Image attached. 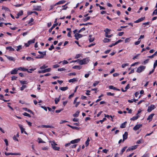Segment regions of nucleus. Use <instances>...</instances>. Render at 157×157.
<instances>
[{"label": "nucleus", "instance_id": "37", "mask_svg": "<svg viewBox=\"0 0 157 157\" xmlns=\"http://www.w3.org/2000/svg\"><path fill=\"white\" fill-rule=\"evenodd\" d=\"M127 147H124L122 149L121 152V155L122 154L123 152L125 151Z\"/></svg>", "mask_w": 157, "mask_h": 157}, {"label": "nucleus", "instance_id": "20", "mask_svg": "<svg viewBox=\"0 0 157 157\" xmlns=\"http://www.w3.org/2000/svg\"><path fill=\"white\" fill-rule=\"evenodd\" d=\"M139 116L136 115V116L133 117H132L131 118V120H133V121L137 119L139 117Z\"/></svg>", "mask_w": 157, "mask_h": 157}, {"label": "nucleus", "instance_id": "2", "mask_svg": "<svg viewBox=\"0 0 157 157\" xmlns=\"http://www.w3.org/2000/svg\"><path fill=\"white\" fill-rule=\"evenodd\" d=\"M89 61L90 60L88 58H86L82 60L79 59V64L81 65L86 64L89 62Z\"/></svg>", "mask_w": 157, "mask_h": 157}, {"label": "nucleus", "instance_id": "47", "mask_svg": "<svg viewBox=\"0 0 157 157\" xmlns=\"http://www.w3.org/2000/svg\"><path fill=\"white\" fill-rule=\"evenodd\" d=\"M23 14V11L21 10L17 14V15L20 16L22 15Z\"/></svg>", "mask_w": 157, "mask_h": 157}, {"label": "nucleus", "instance_id": "39", "mask_svg": "<svg viewBox=\"0 0 157 157\" xmlns=\"http://www.w3.org/2000/svg\"><path fill=\"white\" fill-rule=\"evenodd\" d=\"M20 82L21 83V84H27L28 83L27 82L25 81L20 80Z\"/></svg>", "mask_w": 157, "mask_h": 157}, {"label": "nucleus", "instance_id": "48", "mask_svg": "<svg viewBox=\"0 0 157 157\" xmlns=\"http://www.w3.org/2000/svg\"><path fill=\"white\" fill-rule=\"evenodd\" d=\"M109 89H113V90H115L116 88V87H114L113 86H109Z\"/></svg>", "mask_w": 157, "mask_h": 157}, {"label": "nucleus", "instance_id": "12", "mask_svg": "<svg viewBox=\"0 0 157 157\" xmlns=\"http://www.w3.org/2000/svg\"><path fill=\"white\" fill-rule=\"evenodd\" d=\"M18 70L17 68H15L10 71L11 74H15L17 73Z\"/></svg>", "mask_w": 157, "mask_h": 157}, {"label": "nucleus", "instance_id": "16", "mask_svg": "<svg viewBox=\"0 0 157 157\" xmlns=\"http://www.w3.org/2000/svg\"><path fill=\"white\" fill-rule=\"evenodd\" d=\"M60 99V96H59L58 98H56L55 99V103L56 104H57L58 102L59 101Z\"/></svg>", "mask_w": 157, "mask_h": 157}, {"label": "nucleus", "instance_id": "8", "mask_svg": "<svg viewBox=\"0 0 157 157\" xmlns=\"http://www.w3.org/2000/svg\"><path fill=\"white\" fill-rule=\"evenodd\" d=\"M18 126L21 129V132L22 133L24 132L25 134H27V132L25 131V128H23L22 125L19 124H18Z\"/></svg>", "mask_w": 157, "mask_h": 157}, {"label": "nucleus", "instance_id": "22", "mask_svg": "<svg viewBox=\"0 0 157 157\" xmlns=\"http://www.w3.org/2000/svg\"><path fill=\"white\" fill-rule=\"evenodd\" d=\"M17 68L18 70L22 71H27L28 70L27 69H25L22 67H20Z\"/></svg>", "mask_w": 157, "mask_h": 157}, {"label": "nucleus", "instance_id": "43", "mask_svg": "<svg viewBox=\"0 0 157 157\" xmlns=\"http://www.w3.org/2000/svg\"><path fill=\"white\" fill-rule=\"evenodd\" d=\"M90 17H87L84 18L83 20L84 21H86L89 20L90 19Z\"/></svg>", "mask_w": 157, "mask_h": 157}, {"label": "nucleus", "instance_id": "58", "mask_svg": "<svg viewBox=\"0 0 157 157\" xmlns=\"http://www.w3.org/2000/svg\"><path fill=\"white\" fill-rule=\"evenodd\" d=\"M76 75V74L75 72H73V73H69L68 74V75L69 76H71V75Z\"/></svg>", "mask_w": 157, "mask_h": 157}, {"label": "nucleus", "instance_id": "15", "mask_svg": "<svg viewBox=\"0 0 157 157\" xmlns=\"http://www.w3.org/2000/svg\"><path fill=\"white\" fill-rule=\"evenodd\" d=\"M58 25V23H56L54 24L53 25L52 27L50 29H49V31H48L49 32V33H51L52 32L53 29L56 26H57Z\"/></svg>", "mask_w": 157, "mask_h": 157}, {"label": "nucleus", "instance_id": "49", "mask_svg": "<svg viewBox=\"0 0 157 157\" xmlns=\"http://www.w3.org/2000/svg\"><path fill=\"white\" fill-rule=\"evenodd\" d=\"M157 66V60H156L155 61V62L154 63V66H153V68L154 69H155V68Z\"/></svg>", "mask_w": 157, "mask_h": 157}, {"label": "nucleus", "instance_id": "61", "mask_svg": "<svg viewBox=\"0 0 157 157\" xmlns=\"http://www.w3.org/2000/svg\"><path fill=\"white\" fill-rule=\"evenodd\" d=\"M22 48V46L21 45H19L17 47V51H18Z\"/></svg>", "mask_w": 157, "mask_h": 157}, {"label": "nucleus", "instance_id": "19", "mask_svg": "<svg viewBox=\"0 0 157 157\" xmlns=\"http://www.w3.org/2000/svg\"><path fill=\"white\" fill-rule=\"evenodd\" d=\"M65 2V1L64 0H61L60 1L57 3H56L55 4L56 5H60V4H62L63 3H64Z\"/></svg>", "mask_w": 157, "mask_h": 157}, {"label": "nucleus", "instance_id": "50", "mask_svg": "<svg viewBox=\"0 0 157 157\" xmlns=\"http://www.w3.org/2000/svg\"><path fill=\"white\" fill-rule=\"evenodd\" d=\"M157 14V9H155L152 13V15H156Z\"/></svg>", "mask_w": 157, "mask_h": 157}, {"label": "nucleus", "instance_id": "34", "mask_svg": "<svg viewBox=\"0 0 157 157\" xmlns=\"http://www.w3.org/2000/svg\"><path fill=\"white\" fill-rule=\"evenodd\" d=\"M126 122H125L122 124L120 126V128H124L126 126Z\"/></svg>", "mask_w": 157, "mask_h": 157}, {"label": "nucleus", "instance_id": "64", "mask_svg": "<svg viewBox=\"0 0 157 157\" xmlns=\"http://www.w3.org/2000/svg\"><path fill=\"white\" fill-rule=\"evenodd\" d=\"M141 157H149L148 154H146L144 155Z\"/></svg>", "mask_w": 157, "mask_h": 157}, {"label": "nucleus", "instance_id": "11", "mask_svg": "<svg viewBox=\"0 0 157 157\" xmlns=\"http://www.w3.org/2000/svg\"><path fill=\"white\" fill-rule=\"evenodd\" d=\"M154 115V113L151 114L148 116V117L147 118V120L149 121V122L151 121L152 119L153 118Z\"/></svg>", "mask_w": 157, "mask_h": 157}, {"label": "nucleus", "instance_id": "7", "mask_svg": "<svg viewBox=\"0 0 157 157\" xmlns=\"http://www.w3.org/2000/svg\"><path fill=\"white\" fill-rule=\"evenodd\" d=\"M142 126V124H137L134 127L133 129L135 131H136L139 129Z\"/></svg>", "mask_w": 157, "mask_h": 157}, {"label": "nucleus", "instance_id": "35", "mask_svg": "<svg viewBox=\"0 0 157 157\" xmlns=\"http://www.w3.org/2000/svg\"><path fill=\"white\" fill-rule=\"evenodd\" d=\"M48 67V66H46L45 65H44L43 66L40 67V69L42 70V69H44L46 68L47 67Z\"/></svg>", "mask_w": 157, "mask_h": 157}, {"label": "nucleus", "instance_id": "60", "mask_svg": "<svg viewBox=\"0 0 157 157\" xmlns=\"http://www.w3.org/2000/svg\"><path fill=\"white\" fill-rule=\"evenodd\" d=\"M38 140H39V143H44V142L41 138H38Z\"/></svg>", "mask_w": 157, "mask_h": 157}, {"label": "nucleus", "instance_id": "9", "mask_svg": "<svg viewBox=\"0 0 157 157\" xmlns=\"http://www.w3.org/2000/svg\"><path fill=\"white\" fill-rule=\"evenodd\" d=\"M78 33H79L75 34L74 35L75 39L77 40H78L79 38H81L82 36V35L79 34Z\"/></svg>", "mask_w": 157, "mask_h": 157}, {"label": "nucleus", "instance_id": "59", "mask_svg": "<svg viewBox=\"0 0 157 157\" xmlns=\"http://www.w3.org/2000/svg\"><path fill=\"white\" fill-rule=\"evenodd\" d=\"M17 78V77L14 76H12L11 77V80H16Z\"/></svg>", "mask_w": 157, "mask_h": 157}, {"label": "nucleus", "instance_id": "46", "mask_svg": "<svg viewBox=\"0 0 157 157\" xmlns=\"http://www.w3.org/2000/svg\"><path fill=\"white\" fill-rule=\"evenodd\" d=\"M128 65V63H124L122 64L121 67L122 68H124L125 67Z\"/></svg>", "mask_w": 157, "mask_h": 157}, {"label": "nucleus", "instance_id": "62", "mask_svg": "<svg viewBox=\"0 0 157 157\" xmlns=\"http://www.w3.org/2000/svg\"><path fill=\"white\" fill-rule=\"evenodd\" d=\"M107 94L108 95H109V96H113L114 95V94L112 93L111 92H107Z\"/></svg>", "mask_w": 157, "mask_h": 157}, {"label": "nucleus", "instance_id": "54", "mask_svg": "<svg viewBox=\"0 0 157 157\" xmlns=\"http://www.w3.org/2000/svg\"><path fill=\"white\" fill-rule=\"evenodd\" d=\"M112 36V34L111 35H109L108 34L105 33V36L106 37L110 38Z\"/></svg>", "mask_w": 157, "mask_h": 157}, {"label": "nucleus", "instance_id": "3", "mask_svg": "<svg viewBox=\"0 0 157 157\" xmlns=\"http://www.w3.org/2000/svg\"><path fill=\"white\" fill-rule=\"evenodd\" d=\"M146 68L145 66L140 65L137 69L136 72L138 73H140L144 71Z\"/></svg>", "mask_w": 157, "mask_h": 157}, {"label": "nucleus", "instance_id": "44", "mask_svg": "<svg viewBox=\"0 0 157 157\" xmlns=\"http://www.w3.org/2000/svg\"><path fill=\"white\" fill-rule=\"evenodd\" d=\"M99 82V81H95L94 82V83L93 84V86L94 87L95 86H97L98 84V83Z\"/></svg>", "mask_w": 157, "mask_h": 157}, {"label": "nucleus", "instance_id": "26", "mask_svg": "<svg viewBox=\"0 0 157 157\" xmlns=\"http://www.w3.org/2000/svg\"><path fill=\"white\" fill-rule=\"evenodd\" d=\"M35 39H34L33 40H29L28 41V44H31L34 43L35 42Z\"/></svg>", "mask_w": 157, "mask_h": 157}, {"label": "nucleus", "instance_id": "13", "mask_svg": "<svg viewBox=\"0 0 157 157\" xmlns=\"http://www.w3.org/2000/svg\"><path fill=\"white\" fill-rule=\"evenodd\" d=\"M80 140V139H77L71 141V143L74 144L78 142Z\"/></svg>", "mask_w": 157, "mask_h": 157}, {"label": "nucleus", "instance_id": "31", "mask_svg": "<svg viewBox=\"0 0 157 157\" xmlns=\"http://www.w3.org/2000/svg\"><path fill=\"white\" fill-rule=\"evenodd\" d=\"M105 117H107L108 118H109L110 117L112 118L111 121H113V117L112 116H111V115L109 116L108 115H106L105 114Z\"/></svg>", "mask_w": 157, "mask_h": 157}, {"label": "nucleus", "instance_id": "57", "mask_svg": "<svg viewBox=\"0 0 157 157\" xmlns=\"http://www.w3.org/2000/svg\"><path fill=\"white\" fill-rule=\"evenodd\" d=\"M26 59L28 61H30V60L33 61L34 60V59L33 58H31V57H27L26 58Z\"/></svg>", "mask_w": 157, "mask_h": 157}, {"label": "nucleus", "instance_id": "38", "mask_svg": "<svg viewBox=\"0 0 157 157\" xmlns=\"http://www.w3.org/2000/svg\"><path fill=\"white\" fill-rule=\"evenodd\" d=\"M24 110L27 111V112L30 113H33V112L30 109H28L27 108H25L24 109Z\"/></svg>", "mask_w": 157, "mask_h": 157}, {"label": "nucleus", "instance_id": "30", "mask_svg": "<svg viewBox=\"0 0 157 157\" xmlns=\"http://www.w3.org/2000/svg\"><path fill=\"white\" fill-rule=\"evenodd\" d=\"M92 35H90L89 36V40L90 42H93L94 40V37H91Z\"/></svg>", "mask_w": 157, "mask_h": 157}, {"label": "nucleus", "instance_id": "23", "mask_svg": "<svg viewBox=\"0 0 157 157\" xmlns=\"http://www.w3.org/2000/svg\"><path fill=\"white\" fill-rule=\"evenodd\" d=\"M6 48L7 50H9L10 51H14L15 50L11 46L7 47Z\"/></svg>", "mask_w": 157, "mask_h": 157}, {"label": "nucleus", "instance_id": "6", "mask_svg": "<svg viewBox=\"0 0 157 157\" xmlns=\"http://www.w3.org/2000/svg\"><path fill=\"white\" fill-rule=\"evenodd\" d=\"M33 9L37 11H41V7L40 6H33Z\"/></svg>", "mask_w": 157, "mask_h": 157}, {"label": "nucleus", "instance_id": "33", "mask_svg": "<svg viewBox=\"0 0 157 157\" xmlns=\"http://www.w3.org/2000/svg\"><path fill=\"white\" fill-rule=\"evenodd\" d=\"M110 41V39H107L106 38H105L104 40H103V41L105 43H107L109 42Z\"/></svg>", "mask_w": 157, "mask_h": 157}, {"label": "nucleus", "instance_id": "29", "mask_svg": "<svg viewBox=\"0 0 157 157\" xmlns=\"http://www.w3.org/2000/svg\"><path fill=\"white\" fill-rule=\"evenodd\" d=\"M6 56L8 59H9L10 60L14 61V59L13 57L11 56Z\"/></svg>", "mask_w": 157, "mask_h": 157}, {"label": "nucleus", "instance_id": "52", "mask_svg": "<svg viewBox=\"0 0 157 157\" xmlns=\"http://www.w3.org/2000/svg\"><path fill=\"white\" fill-rule=\"evenodd\" d=\"M85 30V28L83 27V28H82L80 30H79L78 31V33H80L81 32Z\"/></svg>", "mask_w": 157, "mask_h": 157}, {"label": "nucleus", "instance_id": "53", "mask_svg": "<svg viewBox=\"0 0 157 157\" xmlns=\"http://www.w3.org/2000/svg\"><path fill=\"white\" fill-rule=\"evenodd\" d=\"M2 9L4 10L7 11H10L9 9L8 8L5 7L3 6L2 8Z\"/></svg>", "mask_w": 157, "mask_h": 157}, {"label": "nucleus", "instance_id": "25", "mask_svg": "<svg viewBox=\"0 0 157 157\" xmlns=\"http://www.w3.org/2000/svg\"><path fill=\"white\" fill-rule=\"evenodd\" d=\"M51 70V68H48L45 69L44 70H43L44 73H46V72H49Z\"/></svg>", "mask_w": 157, "mask_h": 157}, {"label": "nucleus", "instance_id": "40", "mask_svg": "<svg viewBox=\"0 0 157 157\" xmlns=\"http://www.w3.org/2000/svg\"><path fill=\"white\" fill-rule=\"evenodd\" d=\"M38 52L40 54H41V55H43L44 56V55H46V52H41L40 51H38Z\"/></svg>", "mask_w": 157, "mask_h": 157}, {"label": "nucleus", "instance_id": "14", "mask_svg": "<svg viewBox=\"0 0 157 157\" xmlns=\"http://www.w3.org/2000/svg\"><path fill=\"white\" fill-rule=\"evenodd\" d=\"M144 17H141L140 18L138 19L137 20L135 21L134 22L135 23H138L143 21L144 19Z\"/></svg>", "mask_w": 157, "mask_h": 157}, {"label": "nucleus", "instance_id": "42", "mask_svg": "<svg viewBox=\"0 0 157 157\" xmlns=\"http://www.w3.org/2000/svg\"><path fill=\"white\" fill-rule=\"evenodd\" d=\"M23 114L25 116L31 117V116L30 114L26 112L24 113Z\"/></svg>", "mask_w": 157, "mask_h": 157}, {"label": "nucleus", "instance_id": "27", "mask_svg": "<svg viewBox=\"0 0 157 157\" xmlns=\"http://www.w3.org/2000/svg\"><path fill=\"white\" fill-rule=\"evenodd\" d=\"M79 113V111H77L75 114H73V116L74 117H78V116Z\"/></svg>", "mask_w": 157, "mask_h": 157}, {"label": "nucleus", "instance_id": "41", "mask_svg": "<svg viewBox=\"0 0 157 157\" xmlns=\"http://www.w3.org/2000/svg\"><path fill=\"white\" fill-rule=\"evenodd\" d=\"M90 71H89L87 74H86L85 75L84 77L86 78H87L89 76V75L90 74Z\"/></svg>", "mask_w": 157, "mask_h": 157}, {"label": "nucleus", "instance_id": "4", "mask_svg": "<svg viewBox=\"0 0 157 157\" xmlns=\"http://www.w3.org/2000/svg\"><path fill=\"white\" fill-rule=\"evenodd\" d=\"M138 145H135L134 146H132L131 147H129L127 149L126 151H131L135 149H136Z\"/></svg>", "mask_w": 157, "mask_h": 157}, {"label": "nucleus", "instance_id": "51", "mask_svg": "<svg viewBox=\"0 0 157 157\" xmlns=\"http://www.w3.org/2000/svg\"><path fill=\"white\" fill-rule=\"evenodd\" d=\"M44 56L43 55H40V56H37L36 57V59H41L42 58L44 57Z\"/></svg>", "mask_w": 157, "mask_h": 157}, {"label": "nucleus", "instance_id": "28", "mask_svg": "<svg viewBox=\"0 0 157 157\" xmlns=\"http://www.w3.org/2000/svg\"><path fill=\"white\" fill-rule=\"evenodd\" d=\"M68 89V87L67 86L62 87H60V89L62 91H65Z\"/></svg>", "mask_w": 157, "mask_h": 157}, {"label": "nucleus", "instance_id": "32", "mask_svg": "<svg viewBox=\"0 0 157 157\" xmlns=\"http://www.w3.org/2000/svg\"><path fill=\"white\" fill-rule=\"evenodd\" d=\"M110 30H111L110 29L108 28H106L104 30V31L105 32V33H107V34H108L110 32Z\"/></svg>", "mask_w": 157, "mask_h": 157}, {"label": "nucleus", "instance_id": "63", "mask_svg": "<svg viewBox=\"0 0 157 157\" xmlns=\"http://www.w3.org/2000/svg\"><path fill=\"white\" fill-rule=\"evenodd\" d=\"M140 41L141 40H138L136 42H135V44L136 45H137L139 44L140 42Z\"/></svg>", "mask_w": 157, "mask_h": 157}, {"label": "nucleus", "instance_id": "5", "mask_svg": "<svg viewBox=\"0 0 157 157\" xmlns=\"http://www.w3.org/2000/svg\"><path fill=\"white\" fill-rule=\"evenodd\" d=\"M155 107V106L154 105H151L150 106H148L147 111L148 112H150L152 110L154 109Z\"/></svg>", "mask_w": 157, "mask_h": 157}, {"label": "nucleus", "instance_id": "45", "mask_svg": "<svg viewBox=\"0 0 157 157\" xmlns=\"http://www.w3.org/2000/svg\"><path fill=\"white\" fill-rule=\"evenodd\" d=\"M26 87V86L25 85H23L20 88V90H23Z\"/></svg>", "mask_w": 157, "mask_h": 157}, {"label": "nucleus", "instance_id": "55", "mask_svg": "<svg viewBox=\"0 0 157 157\" xmlns=\"http://www.w3.org/2000/svg\"><path fill=\"white\" fill-rule=\"evenodd\" d=\"M130 38H126L125 40V43L129 42L130 40Z\"/></svg>", "mask_w": 157, "mask_h": 157}, {"label": "nucleus", "instance_id": "17", "mask_svg": "<svg viewBox=\"0 0 157 157\" xmlns=\"http://www.w3.org/2000/svg\"><path fill=\"white\" fill-rule=\"evenodd\" d=\"M68 126H69L70 128H71L73 129H75L77 130H79V128L78 127H77L76 126H73L71 125L70 124H67V125Z\"/></svg>", "mask_w": 157, "mask_h": 157}, {"label": "nucleus", "instance_id": "10", "mask_svg": "<svg viewBox=\"0 0 157 157\" xmlns=\"http://www.w3.org/2000/svg\"><path fill=\"white\" fill-rule=\"evenodd\" d=\"M128 132H125L124 134L123 135V140L122 142H124L125 140H126L128 137Z\"/></svg>", "mask_w": 157, "mask_h": 157}, {"label": "nucleus", "instance_id": "18", "mask_svg": "<svg viewBox=\"0 0 157 157\" xmlns=\"http://www.w3.org/2000/svg\"><path fill=\"white\" fill-rule=\"evenodd\" d=\"M40 127H42V128H53V127L52 126H50V125H41Z\"/></svg>", "mask_w": 157, "mask_h": 157}, {"label": "nucleus", "instance_id": "36", "mask_svg": "<svg viewBox=\"0 0 157 157\" xmlns=\"http://www.w3.org/2000/svg\"><path fill=\"white\" fill-rule=\"evenodd\" d=\"M56 6V4L53 5H51L50 6V9L49 10L50 11V10H52L54 8V6Z\"/></svg>", "mask_w": 157, "mask_h": 157}, {"label": "nucleus", "instance_id": "1", "mask_svg": "<svg viewBox=\"0 0 157 157\" xmlns=\"http://www.w3.org/2000/svg\"><path fill=\"white\" fill-rule=\"evenodd\" d=\"M49 142L51 143L52 147L54 150L59 151L60 148L56 146L57 144L55 143L54 141H50Z\"/></svg>", "mask_w": 157, "mask_h": 157}, {"label": "nucleus", "instance_id": "24", "mask_svg": "<svg viewBox=\"0 0 157 157\" xmlns=\"http://www.w3.org/2000/svg\"><path fill=\"white\" fill-rule=\"evenodd\" d=\"M72 68L75 69L80 70L81 68V67L79 66L75 65Z\"/></svg>", "mask_w": 157, "mask_h": 157}, {"label": "nucleus", "instance_id": "56", "mask_svg": "<svg viewBox=\"0 0 157 157\" xmlns=\"http://www.w3.org/2000/svg\"><path fill=\"white\" fill-rule=\"evenodd\" d=\"M143 142V141L142 140H140L137 141L136 142V143L138 144H140V143H142Z\"/></svg>", "mask_w": 157, "mask_h": 157}, {"label": "nucleus", "instance_id": "21", "mask_svg": "<svg viewBox=\"0 0 157 157\" xmlns=\"http://www.w3.org/2000/svg\"><path fill=\"white\" fill-rule=\"evenodd\" d=\"M77 81H78V80H77V78H73L72 79H70L69 80V82H77Z\"/></svg>", "mask_w": 157, "mask_h": 157}]
</instances>
